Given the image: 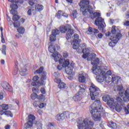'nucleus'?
<instances>
[{
	"instance_id": "obj_35",
	"label": "nucleus",
	"mask_w": 129,
	"mask_h": 129,
	"mask_svg": "<svg viewBox=\"0 0 129 129\" xmlns=\"http://www.w3.org/2000/svg\"><path fill=\"white\" fill-rule=\"evenodd\" d=\"M56 36L53 35V34H51L49 36V41L50 42H55V41H56Z\"/></svg>"
},
{
	"instance_id": "obj_56",
	"label": "nucleus",
	"mask_w": 129,
	"mask_h": 129,
	"mask_svg": "<svg viewBox=\"0 0 129 129\" xmlns=\"http://www.w3.org/2000/svg\"><path fill=\"white\" fill-rule=\"evenodd\" d=\"M62 55L64 58H67L69 56V54L66 51L63 52Z\"/></svg>"
},
{
	"instance_id": "obj_27",
	"label": "nucleus",
	"mask_w": 129,
	"mask_h": 129,
	"mask_svg": "<svg viewBox=\"0 0 129 129\" xmlns=\"http://www.w3.org/2000/svg\"><path fill=\"white\" fill-rule=\"evenodd\" d=\"M108 126L112 129H115L117 127V126H116V123L112 121H111L109 122Z\"/></svg>"
},
{
	"instance_id": "obj_36",
	"label": "nucleus",
	"mask_w": 129,
	"mask_h": 129,
	"mask_svg": "<svg viewBox=\"0 0 129 129\" xmlns=\"http://www.w3.org/2000/svg\"><path fill=\"white\" fill-rule=\"evenodd\" d=\"M21 17L20 16H19V15L15 14L13 16V17L12 18V20L13 21H14V22L16 21H19V20H20V18Z\"/></svg>"
},
{
	"instance_id": "obj_9",
	"label": "nucleus",
	"mask_w": 129,
	"mask_h": 129,
	"mask_svg": "<svg viewBox=\"0 0 129 129\" xmlns=\"http://www.w3.org/2000/svg\"><path fill=\"white\" fill-rule=\"evenodd\" d=\"M102 111L98 110H90V113L92 115V118L95 121H100L101 117L100 116V112Z\"/></svg>"
},
{
	"instance_id": "obj_46",
	"label": "nucleus",
	"mask_w": 129,
	"mask_h": 129,
	"mask_svg": "<svg viewBox=\"0 0 129 129\" xmlns=\"http://www.w3.org/2000/svg\"><path fill=\"white\" fill-rule=\"evenodd\" d=\"M54 127H55V125L53 123H49V124L47 125V128L51 129L54 128Z\"/></svg>"
},
{
	"instance_id": "obj_16",
	"label": "nucleus",
	"mask_w": 129,
	"mask_h": 129,
	"mask_svg": "<svg viewBox=\"0 0 129 129\" xmlns=\"http://www.w3.org/2000/svg\"><path fill=\"white\" fill-rule=\"evenodd\" d=\"M99 31L98 30L95 28H92V27H89L88 31H87V33L88 35H94V36H96V34H98Z\"/></svg>"
},
{
	"instance_id": "obj_19",
	"label": "nucleus",
	"mask_w": 129,
	"mask_h": 129,
	"mask_svg": "<svg viewBox=\"0 0 129 129\" xmlns=\"http://www.w3.org/2000/svg\"><path fill=\"white\" fill-rule=\"evenodd\" d=\"M122 106L121 104H118L117 103H115V105H113V106H112V109H115V110H116L117 111V112H119L120 111H121V109H122V107H121Z\"/></svg>"
},
{
	"instance_id": "obj_60",
	"label": "nucleus",
	"mask_w": 129,
	"mask_h": 129,
	"mask_svg": "<svg viewBox=\"0 0 129 129\" xmlns=\"http://www.w3.org/2000/svg\"><path fill=\"white\" fill-rule=\"evenodd\" d=\"M97 36V38H98V39H101L102 37H103V35H102L101 33H99Z\"/></svg>"
},
{
	"instance_id": "obj_12",
	"label": "nucleus",
	"mask_w": 129,
	"mask_h": 129,
	"mask_svg": "<svg viewBox=\"0 0 129 129\" xmlns=\"http://www.w3.org/2000/svg\"><path fill=\"white\" fill-rule=\"evenodd\" d=\"M69 112L66 111L63 112L62 113L57 114V120H58V121H62V120H64L66 118H69Z\"/></svg>"
},
{
	"instance_id": "obj_11",
	"label": "nucleus",
	"mask_w": 129,
	"mask_h": 129,
	"mask_svg": "<svg viewBox=\"0 0 129 129\" xmlns=\"http://www.w3.org/2000/svg\"><path fill=\"white\" fill-rule=\"evenodd\" d=\"M35 73H36V74H41V80H46L47 79V76H46L47 73L44 71V68L43 67H41L39 69L35 71Z\"/></svg>"
},
{
	"instance_id": "obj_44",
	"label": "nucleus",
	"mask_w": 129,
	"mask_h": 129,
	"mask_svg": "<svg viewBox=\"0 0 129 129\" xmlns=\"http://www.w3.org/2000/svg\"><path fill=\"white\" fill-rule=\"evenodd\" d=\"M31 98L33 100H34V99H36V98H38V94H37L36 93H32L31 95Z\"/></svg>"
},
{
	"instance_id": "obj_45",
	"label": "nucleus",
	"mask_w": 129,
	"mask_h": 129,
	"mask_svg": "<svg viewBox=\"0 0 129 129\" xmlns=\"http://www.w3.org/2000/svg\"><path fill=\"white\" fill-rule=\"evenodd\" d=\"M10 8L12 10H18V7L17 5L13 4L10 5Z\"/></svg>"
},
{
	"instance_id": "obj_22",
	"label": "nucleus",
	"mask_w": 129,
	"mask_h": 129,
	"mask_svg": "<svg viewBox=\"0 0 129 129\" xmlns=\"http://www.w3.org/2000/svg\"><path fill=\"white\" fill-rule=\"evenodd\" d=\"M112 77V83H113L115 81V83L117 84L119 80H120V77L116 76L114 75L111 76Z\"/></svg>"
},
{
	"instance_id": "obj_1",
	"label": "nucleus",
	"mask_w": 129,
	"mask_h": 129,
	"mask_svg": "<svg viewBox=\"0 0 129 129\" xmlns=\"http://www.w3.org/2000/svg\"><path fill=\"white\" fill-rule=\"evenodd\" d=\"M89 0H81L79 3V5L81 7L80 12H81L83 16H88L90 13L91 19L95 21V24L98 26L99 30L103 31L105 28V23H104V19L100 17V13L95 12L93 13V8L89 5Z\"/></svg>"
},
{
	"instance_id": "obj_29",
	"label": "nucleus",
	"mask_w": 129,
	"mask_h": 129,
	"mask_svg": "<svg viewBox=\"0 0 129 129\" xmlns=\"http://www.w3.org/2000/svg\"><path fill=\"white\" fill-rule=\"evenodd\" d=\"M10 3H14L15 4H24L23 0H8Z\"/></svg>"
},
{
	"instance_id": "obj_31",
	"label": "nucleus",
	"mask_w": 129,
	"mask_h": 129,
	"mask_svg": "<svg viewBox=\"0 0 129 129\" xmlns=\"http://www.w3.org/2000/svg\"><path fill=\"white\" fill-rule=\"evenodd\" d=\"M96 57V54L95 53H90L89 55V58H87V60L88 61H91V60L94 59Z\"/></svg>"
},
{
	"instance_id": "obj_51",
	"label": "nucleus",
	"mask_w": 129,
	"mask_h": 129,
	"mask_svg": "<svg viewBox=\"0 0 129 129\" xmlns=\"http://www.w3.org/2000/svg\"><path fill=\"white\" fill-rule=\"evenodd\" d=\"M90 55V53H84L83 55H82V58L84 59H86V58H89V56Z\"/></svg>"
},
{
	"instance_id": "obj_13",
	"label": "nucleus",
	"mask_w": 129,
	"mask_h": 129,
	"mask_svg": "<svg viewBox=\"0 0 129 129\" xmlns=\"http://www.w3.org/2000/svg\"><path fill=\"white\" fill-rule=\"evenodd\" d=\"M54 58V60L55 62H59V64H62L63 62V59L61 58V55L59 54L58 52H55L52 55Z\"/></svg>"
},
{
	"instance_id": "obj_37",
	"label": "nucleus",
	"mask_w": 129,
	"mask_h": 129,
	"mask_svg": "<svg viewBox=\"0 0 129 129\" xmlns=\"http://www.w3.org/2000/svg\"><path fill=\"white\" fill-rule=\"evenodd\" d=\"M97 80L98 82H100V83L103 82V81L104 80V78L103 77V76L99 75L98 77Z\"/></svg>"
},
{
	"instance_id": "obj_17",
	"label": "nucleus",
	"mask_w": 129,
	"mask_h": 129,
	"mask_svg": "<svg viewBox=\"0 0 129 129\" xmlns=\"http://www.w3.org/2000/svg\"><path fill=\"white\" fill-rule=\"evenodd\" d=\"M92 70L93 71V74H95V75L99 76V75H102L103 74V73H102V71L100 69V68H93Z\"/></svg>"
},
{
	"instance_id": "obj_39",
	"label": "nucleus",
	"mask_w": 129,
	"mask_h": 129,
	"mask_svg": "<svg viewBox=\"0 0 129 129\" xmlns=\"http://www.w3.org/2000/svg\"><path fill=\"white\" fill-rule=\"evenodd\" d=\"M13 25H14V28H19V27L21 26V23L19 21H17L13 23Z\"/></svg>"
},
{
	"instance_id": "obj_63",
	"label": "nucleus",
	"mask_w": 129,
	"mask_h": 129,
	"mask_svg": "<svg viewBox=\"0 0 129 129\" xmlns=\"http://www.w3.org/2000/svg\"><path fill=\"white\" fill-rule=\"evenodd\" d=\"M124 26H126L127 27H128L129 26V21H127L124 23Z\"/></svg>"
},
{
	"instance_id": "obj_7",
	"label": "nucleus",
	"mask_w": 129,
	"mask_h": 129,
	"mask_svg": "<svg viewBox=\"0 0 129 129\" xmlns=\"http://www.w3.org/2000/svg\"><path fill=\"white\" fill-rule=\"evenodd\" d=\"M62 67L65 68V71L67 74L71 75L73 73V68H74V63H71L70 64V61L69 59L64 60L62 63Z\"/></svg>"
},
{
	"instance_id": "obj_23",
	"label": "nucleus",
	"mask_w": 129,
	"mask_h": 129,
	"mask_svg": "<svg viewBox=\"0 0 129 129\" xmlns=\"http://www.w3.org/2000/svg\"><path fill=\"white\" fill-rule=\"evenodd\" d=\"M1 115H3V114H5V115H7V116H11V117H13V113L10 111H2L0 113Z\"/></svg>"
},
{
	"instance_id": "obj_38",
	"label": "nucleus",
	"mask_w": 129,
	"mask_h": 129,
	"mask_svg": "<svg viewBox=\"0 0 129 129\" xmlns=\"http://www.w3.org/2000/svg\"><path fill=\"white\" fill-rule=\"evenodd\" d=\"M17 31L20 34H24L25 33V28L24 27H19Z\"/></svg>"
},
{
	"instance_id": "obj_54",
	"label": "nucleus",
	"mask_w": 129,
	"mask_h": 129,
	"mask_svg": "<svg viewBox=\"0 0 129 129\" xmlns=\"http://www.w3.org/2000/svg\"><path fill=\"white\" fill-rule=\"evenodd\" d=\"M33 81H35V82H38V81H38V80H39V77L38 76H34L33 77Z\"/></svg>"
},
{
	"instance_id": "obj_6",
	"label": "nucleus",
	"mask_w": 129,
	"mask_h": 129,
	"mask_svg": "<svg viewBox=\"0 0 129 129\" xmlns=\"http://www.w3.org/2000/svg\"><path fill=\"white\" fill-rule=\"evenodd\" d=\"M79 87L80 88V91L73 98V99L75 102L81 101L82 97H83V93L85 92V89H86L85 85H80Z\"/></svg>"
},
{
	"instance_id": "obj_26",
	"label": "nucleus",
	"mask_w": 129,
	"mask_h": 129,
	"mask_svg": "<svg viewBox=\"0 0 129 129\" xmlns=\"http://www.w3.org/2000/svg\"><path fill=\"white\" fill-rule=\"evenodd\" d=\"M48 50L49 51V52L50 53H53V54H54V53H56V47H55V46L54 45H50L48 47Z\"/></svg>"
},
{
	"instance_id": "obj_4",
	"label": "nucleus",
	"mask_w": 129,
	"mask_h": 129,
	"mask_svg": "<svg viewBox=\"0 0 129 129\" xmlns=\"http://www.w3.org/2000/svg\"><path fill=\"white\" fill-rule=\"evenodd\" d=\"M90 90V95L91 96V99L92 100H95L97 97L99 96L101 91L98 87H97L93 83L91 84V86L89 88Z\"/></svg>"
},
{
	"instance_id": "obj_32",
	"label": "nucleus",
	"mask_w": 129,
	"mask_h": 129,
	"mask_svg": "<svg viewBox=\"0 0 129 129\" xmlns=\"http://www.w3.org/2000/svg\"><path fill=\"white\" fill-rule=\"evenodd\" d=\"M62 16H63V12L62 11H58L55 15V17L58 19H61Z\"/></svg>"
},
{
	"instance_id": "obj_41",
	"label": "nucleus",
	"mask_w": 129,
	"mask_h": 129,
	"mask_svg": "<svg viewBox=\"0 0 129 129\" xmlns=\"http://www.w3.org/2000/svg\"><path fill=\"white\" fill-rule=\"evenodd\" d=\"M77 15H78V13H77V11L74 10L72 12V16L74 19H76V18H77Z\"/></svg>"
},
{
	"instance_id": "obj_14",
	"label": "nucleus",
	"mask_w": 129,
	"mask_h": 129,
	"mask_svg": "<svg viewBox=\"0 0 129 129\" xmlns=\"http://www.w3.org/2000/svg\"><path fill=\"white\" fill-rule=\"evenodd\" d=\"M73 48L75 50H77L78 53H81V51H82V48L80 47V42H74L73 41Z\"/></svg>"
},
{
	"instance_id": "obj_55",
	"label": "nucleus",
	"mask_w": 129,
	"mask_h": 129,
	"mask_svg": "<svg viewBox=\"0 0 129 129\" xmlns=\"http://www.w3.org/2000/svg\"><path fill=\"white\" fill-rule=\"evenodd\" d=\"M32 91L33 93H38L39 92V89H37L36 88H32Z\"/></svg>"
},
{
	"instance_id": "obj_28",
	"label": "nucleus",
	"mask_w": 129,
	"mask_h": 129,
	"mask_svg": "<svg viewBox=\"0 0 129 129\" xmlns=\"http://www.w3.org/2000/svg\"><path fill=\"white\" fill-rule=\"evenodd\" d=\"M35 11H38V12L42 11L43 9H44V7H43V6L39 4L35 5Z\"/></svg>"
},
{
	"instance_id": "obj_52",
	"label": "nucleus",
	"mask_w": 129,
	"mask_h": 129,
	"mask_svg": "<svg viewBox=\"0 0 129 129\" xmlns=\"http://www.w3.org/2000/svg\"><path fill=\"white\" fill-rule=\"evenodd\" d=\"M94 63L95 65H98L99 64V58H96L94 60Z\"/></svg>"
},
{
	"instance_id": "obj_30",
	"label": "nucleus",
	"mask_w": 129,
	"mask_h": 129,
	"mask_svg": "<svg viewBox=\"0 0 129 129\" xmlns=\"http://www.w3.org/2000/svg\"><path fill=\"white\" fill-rule=\"evenodd\" d=\"M73 42H81V39H79V35L78 34H74Z\"/></svg>"
},
{
	"instance_id": "obj_3",
	"label": "nucleus",
	"mask_w": 129,
	"mask_h": 129,
	"mask_svg": "<svg viewBox=\"0 0 129 129\" xmlns=\"http://www.w3.org/2000/svg\"><path fill=\"white\" fill-rule=\"evenodd\" d=\"M94 125V122L88 118H85L83 121L79 120L78 121V129H95L91 128Z\"/></svg>"
},
{
	"instance_id": "obj_25",
	"label": "nucleus",
	"mask_w": 129,
	"mask_h": 129,
	"mask_svg": "<svg viewBox=\"0 0 129 129\" xmlns=\"http://www.w3.org/2000/svg\"><path fill=\"white\" fill-rule=\"evenodd\" d=\"M116 101L120 103V104L121 105V106L123 107L124 106V105H125L124 103V101L121 99V98H120V97H117L116 98Z\"/></svg>"
},
{
	"instance_id": "obj_43",
	"label": "nucleus",
	"mask_w": 129,
	"mask_h": 129,
	"mask_svg": "<svg viewBox=\"0 0 129 129\" xmlns=\"http://www.w3.org/2000/svg\"><path fill=\"white\" fill-rule=\"evenodd\" d=\"M81 52H82L83 54L84 53L90 54V53H89V49L86 47L85 48H83V50H81Z\"/></svg>"
},
{
	"instance_id": "obj_15",
	"label": "nucleus",
	"mask_w": 129,
	"mask_h": 129,
	"mask_svg": "<svg viewBox=\"0 0 129 129\" xmlns=\"http://www.w3.org/2000/svg\"><path fill=\"white\" fill-rule=\"evenodd\" d=\"M1 85L2 87L4 88V89H5L6 90H8L10 92H12L13 90L12 87H11V86H10V84H9L7 82H2Z\"/></svg>"
},
{
	"instance_id": "obj_53",
	"label": "nucleus",
	"mask_w": 129,
	"mask_h": 129,
	"mask_svg": "<svg viewBox=\"0 0 129 129\" xmlns=\"http://www.w3.org/2000/svg\"><path fill=\"white\" fill-rule=\"evenodd\" d=\"M1 38H2V40H1L2 43H3V44H5V43H6V40H5V38H4V33H2L1 34Z\"/></svg>"
},
{
	"instance_id": "obj_47",
	"label": "nucleus",
	"mask_w": 129,
	"mask_h": 129,
	"mask_svg": "<svg viewBox=\"0 0 129 129\" xmlns=\"http://www.w3.org/2000/svg\"><path fill=\"white\" fill-rule=\"evenodd\" d=\"M65 85H66V84L64 83L60 82L58 85V88L62 89V88H65Z\"/></svg>"
},
{
	"instance_id": "obj_2",
	"label": "nucleus",
	"mask_w": 129,
	"mask_h": 129,
	"mask_svg": "<svg viewBox=\"0 0 129 129\" xmlns=\"http://www.w3.org/2000/svg\"><path fill=\"white\" fill-rule=\"evenodd\" d=\"M105 36L107 37H111L110 40H111L110 42L109 43V46L110 47H114L115 44L117 43L120 38H121V33H120V30L118 28H115V26L112 27V29L111 33L107 32L105 33Z\"/></svg>"
},
{
	"instance_id": "obj_34",
	"label": "nucleus",
	"mask_w": 129,
	"mask_h": 129,
	"mask_svg": "<svg viewBox=\"0 0 129 129\" xmlns=\"http://www.w3.org/2000/svg\"><path fill=\"white\" fill-rule=\"evenodd\" d=\"M60 34V31L58 29H54L52 30L51 34L54 36H57V35H59Z\"/></svg>"
},
{
	"instance_id": "obj_61",
	"label": "nucleus",
	"mask_w": 129,
	"mask_h": 129,
	"mask_svg": "<svg viewBox=\"0 0 129 129\" xmlns=\"http://www.w3.org/2000/svg\"><path fill=\"white\" fill-rule=\"evenodd\" d=\"M111 74H112L111 71H108L106 73V75L110 76V75H111Z\"/></svg>"
},
{
	"instance_id": "obj_57",
	"label": "nucleus",
	"mask_w": 129,
	"mask_h": 129,
	"mask_svg": "<svg viewBox=\"0 0 129 129\" xmlns=\"http://www.w3.org/2000/svg\"><path fill=\"white\" fill-rule=\"evenodd\" d=\"M80 47L82 48V50H83V49H85L86 48V44L83 43L82 44H80Z\"/></svg>"
},
{
	"instance_id": "obj_20",
	"label": "nucleus",
	"mask_w": 129,
	"mask_h": 129,
	"mask_svg": "<svg viewBox=\"0 0 129 129\" xmlns=\"http://www.w3.org/2000/svg\"><path fill=\"white\" fill-rule=\"evenodd\" d=\"M44 84V80H40L38 82H32L31 83V85L32 86H41Z\"/></svg>"
},
{
	"instance_id": "obj_5",
	"label": "nucleus",
	"mask_w": 129,
	"mask_h": 129,
	"mask_svg": "<svg viewBox=\"0 0 129 129\" xmlns=\"http://www.w3.org/2000/svg\"><path fill=\"white\" fill-rule=\"evenodd\" d=\"M59 31L62 33H67L66 38L67 40H69L72 37V35L74 34V30L71 29V26L67 24L65 26L62 25L60 26Z\"/></svg>"
},
{
	"instance_id": "obj_50",
	"label": "nucleus",
	"mask_w": 129,
	"mask_h": 129,
	"mask_svg": "<svg viewBox=\"0 0 129 129\" xmlns=\"http://www.w3.org/2000/svg\"><path fill=\"white\" fill-rule=\"evenodd\" d=\"M10 13L12 15H17V14H18V11H17V10H16V9H12L10 11Z\"/></svg>"
},
{
	"instance_id": "obj_58",
	"label": "nucleus",
	"mask_w": 129,
	"mask_h": 129,
	"mask_svg": "<svg viewBox=\"0 0 129 129\" xmlns=\"http://www.w3.org/2000/svg\"><path fill=\"white\" fill-rule=\"evenodd\" d=\"M54 82L56 83H61V80L59 78H55L54 79Z\"/></svg>"
},
{
	"instance_id": "obj_59",
	"label": "nucleus",
	"mask_w": 129,
	"mask_h": 129,
	"mask_svg": "<svg viewBox=\"0 0 129 129\" xmlns=\"http://www.w3.org/2000/svg\"><path fill=\"white\" fill-rule=\"evenodd\" d=\"M40 91L42 94H45V93H46V91H45V89L44 88H41Z\"/></svg>"
},
{
	"instance_id": "obj_40",
	"label": "nucleus",
	"mask_w": 129,
	"mask_h": 129,
	"mask_svg": "<svg viewBox=\"0 0 129 129\" xmlns=\"http://www.w3.org/2000/svg\"><path fill=\"white\" fill-rule=\"evenodd\" d=\"M6 50H7V46L5 45H3L2 46V54H4V55H7V53L6 52Z\"/></svg>"
},
{
	"instance_id": "obj_64",
	"label": "nucleus",
	"mask_w": 129,
	"mask_h": 129,
	"mask_svg": "<svg viewBox=\"0 0 129 129\" xmlns=\"http://www.w3.org/2000/svg\"><path fill=\"white\" fill-rule=\"evenodd\" d=\"M33 106H34V107H38V106H39V105L37 104V101H34V102Z\"/></svg>"
},
{
	"instance_id": "obj_10",
	"label": "nucleus",
	"mask_w": 129,
	"mask_h": 129,
	"mask_svg": "<svg viewBox=\"0 0 129 129\" xmlns=\"http://www.w3.org/2000/svg\"><path fill=\"white\" fill-rule=\"evenodd\" d=\"M36 119V117L34 115L30 114L28 116V121L24 124V127L26 129L30 128L34 124V120Z\"/></svg>"
},
{
	"instance_id": "obj_49",
	"label": "nucleus",
	"mask_w": 129,
	"mask_h": 129,
	"mask_svg": "<svg viewBox=\"0 0 129 129\" xmlns=\"http://www.w3.org/2000/svg\"><path fill=\"white\" fill-rule=\"evenodd\" d=\"M106 82L107 83H109L111 81H112V78H110V77H107L105 78Z\"/></svg>"
},
{
	"instance_id": "obj_21",
	"label": "nucleus",
	"mask_w": 129,
	"mask_h": 129,
	"mask_svg": "<svg viewBox=\"0 0 129 129\" xmlns=\"http://www.w3.org/2000/svg\"><path fill=\"white\" fill-rule=\"evenodd\" d=\"M115 103H114V100L112 98H110L109 101L107 102V105H108L111 109H112V106H113V105H115Z\"/></svg>"
},
{
	"instance_id": "obj_24",
	"label": "nucleus",
	"mask_w": 129,
	"mask_h": 129,
	"mask_svg": "<svg viewBox=\"0 0 129 129\" xmlns=\"http://www.w3.org/2000/svg\"><path fill=\"white\" fill-rule=\"evenodd\" d=\"M85 77L84 76V74H82L79 75V81L81 83H84L85 82Z\"/></svg>"
},
{
	"instance_id": "obj_33",
	"label": "nucleus",
	"mask_w": 129,
	"mask_h": 129,
	"mask_svg": "<svg viewBox=\"0 0 129 129\" xmlns=\"http://www.w3.org/2000/svg\"><path fill=\"white\" fill-rule=\"evenodd\" d=\"M110 97L108 95H105L102 97V99L105 102H107L110 99Z\"/></svg>"
},
{
	"instance_id": "obj_18",
	"label": "nucleus",
	"mask_w": 129,
	"mask_h": 129,
	"mask_svg": "<svg viewBox=\"0 0 129 129\" xmlns=\"http://www.w3.org/2000/svg\"><path fill=\"white\" fill-rule=\"evenodd\" d=\"M27 15L28 16H35L36 15V10L34 9V7L27 8Z\"/></svg>"
},
{
	"instance_id": "obj_62",
	"label": "nucleus",
	"mask_w": 129,
	"mask_h": 129,
	"mask_svg": "<svg viewBox=\"0 0 129 129\" xmlns=\"http://www.w3.org/2000/svg\"><path fill=\"white\" fill-rule=\"evenodd\" d=\"M4 99V94L3 93V92H0V99Z\"/></svg>"
},
{
	"instance_id": "obj_8",
	"label": "nucleus",
	"mask_w": 129,
	"mask_h": 129,
	"mask_svg": "<svg viewBox=\"0 0 129 129\" xmlns=\"http://www.w3.org/2000/svg\"><path fill=\"white\" fill-rule=\"evenodd\" d=\"M103 108L101 107V102L100 100H97L92 104L90 107V110H99V111H102Z\"/></svg>"
},
{
	"instance_id": "obj_48",
	"label": "nucleus",
	"mask_w": 129,
	"mask_h": 129,
	"mask_svg": "<svg viewBox=\"0 0 129 129\" xmlns=\"http://www.w3.org/2000/svg\"><path fill=\"white\" fill-rule=\"evenodd\" d=\"M37 99L39 100H45V96L43 94L37 96Z\"/></svg>"
},
{
	"instance_id": "obj_42",
	"label": "nucleus",
	"mask_w": 129,
	"mask_h": 129,
	"mask_svg": "<svg viewBox=\"0 0 129 129\" xmlns=\"http://www.w3.org/2000/svg\"><path fill=\"white\" fill-rule=\"evenodd\" d=\"M124 111L125 112V114H129V104L127 105L126 107H124Z\"/></svg>"
}]
</instances>
